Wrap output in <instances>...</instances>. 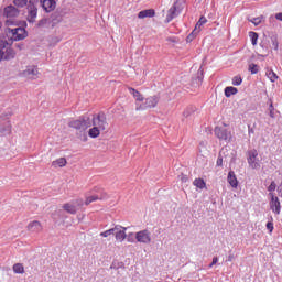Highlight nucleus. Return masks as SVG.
Listing matches in <instances>:
<instances>
[{"label": "nucleus", "instance_id": "obj_1", "mask_svg": "<svg viewBox=\"0 0 282 282\" xmlns=\"http://www.w3.org/2000/svg\"><path fill=\"white\" fill-rule=\"evenodd\" d=\"M109 196L107 195V193H105L104 191H100L98 194L91 195V196H87L86 200H83V198H76L70 200L76 210H80L83 208V206H89V204H93V202H102L105 199H107Z\"/></svg>", "mask_w": 282, "mask_h": 282}, {"label": "nucleus", "instance_id": "obj_2", "mask_svg": "<svg viewBox=\"0 0 282 282\" xmlns=\"http://www.w3.org/2000/svg\"><path fill=\"white\" fill-rule=\"evenodd\" d=\"M160 102V96L154 95L143 99L142 104H137V111H147V109H155Z\"/></svg>", "mask_w": 282, "mask_h": 282}, {"label": "nucleus", "instance_id": "obj_3", "mask_svg": "<svg viewBox=\"0 0 282 282\" xmlns=\"http://www.w3.org/2000/svg\"><path fill=\"white\" fill-rule=\"evenodd\" d=\"M17 56L14 48L8 46V41L0 40V61H12Z\"/></svg>", "mask_w": 282, "mask_h": 282}, {"label": "nucleus", "instance_id": "obj_4", "mask_svg": "<svg viewBox=\"0 0 282 282\" xmlns=\"http://www.w3.org/2000/svg\"><path fill=\"white\" fill-rule=\"evenodd\" d=\"M70 129H76L77 131H85L91 127V119L89 117H79L76 120H73L68 123Z\"/></svg>", "mask_w": 282, "mask_h": 282}, {"label": "nucleus", "instance_id": "obj_5", "mask_svg": "<svg viewBox=\"0 0 282 282\" xmlns=\"http://www.w3.org/2000/svg\"><path fill=\"white\" fill-rule=\"evenodd\" d=\"M90 124L93 127H97V129H100L101 131H105L109 124L107 123V115H105V112L94 115Z\"/></svg>", "mask_w": 282, "mask_h": 282}, {"label": "nucleus", "instance_id": "obj_6", "mask_svg": "<svg viewBox=\"0 0 282 282\" xmlns=\"http://www.w3.org/2000/svg\"><path fill=\"white\" fill-rule=\"evenodd\" d=\"M247 162L250 169H253L256 171L261 169V162L259 161V152L257 151V149L249 150L247 152Z\"/></svg>", "mask_w": 282, "mask_h": 282}, {"label": "nucleus", "instance_id": "obj_7", "mask_svg": "<svg viewBox=\"0 0 282 282\" xmlns=\"http://www.w3.org/2000/svg\"><path fill=\"white\" fill-rule=\"evenodd\" d=\"M8 33L11 34L12 41H23L28 39V31L22 26H17L14 29L9 28Z\"/></svg>", "mask_w": 282, "mask_h": 282}, {"label": "nucleus", "instance_id": "obj_8", "mask_svg": "<svg viewBox=\"0 0 282 282\" xmlns=\"http://www.w3.org/2000/svg\"><path fill=\"white\" fill-rule=\"evenodd\" d=\"M181 13H182V9H180V3L176 1L169 9L167 15L165 18V23H171V21H173V19H177V17H180Z\"/></svg>", "mask_w": 282, "mask_h": 282}, {"label": "nucleus", "instance_id": "obj_9", "mask_svg": "<svg viewBox=\"0 0 282 282\" xmlns=\"http://www.w3.org/2000/svg\"><path fill=\"white\" fill-rule=\"evenodd\" d=\"M270 202L269 206L274 213V215H281V200L274 195V193H269Z\"/></svg>", "mask_w": 282, "mask_h": 282}, {"label": "nucleus", "instance_id": "obj_10", "mask_svg": "<svg viewBox=\"0 0 282 282\" xmlns=\"http://www.w3.org/2000/svg\"><path fill=\"white\" fill-rule=\"evenodd\" d=\"M214 132L218 140H223L224 142H230V138H232V134L226 128L216 127Z\"/></svg>", "mask_w": 282, "mask_h": 282}, {"label": "nucleus", "instance_id": "obj_11", "mask_svg": "<svg viewBox=\"0 0 282 282\" xmlns=\"http://www.w3.org/2000/svg\"><path fill=\"white\" fill-rule=\"evenodd\" d=\"M135 239H137L138 243L149 245V243H151V231H149L148 229L138 231L135 234Z\"/></svg>", "mask_w": 282, "mask_h": 282}, {"label": "nucleus", "instance_id": "obj_12", "mask_svg": "<svg viewBox=\"0 0 282 282\" xmlns=\"http://www.w3.org/2000/svg\"><path fill=\"white\" fill-rule=\"evenodd\" d=\"M36 17H39V7L26 6V21L29 23H36Z\"/></svg>", "mask_w": 282, "mask_h": 282}, {"label": "nucleus", "instance_id": "obj_13", "mask_svg": "<svg viewBox=\"0 0 282 282\" xmlns=\"http://www.w3.org/2000/svg\"><path fill=\"white\" fill-rule=\"evenodd\" d=\"M40 6L44 12L50 14V12H54V10H56V0H40Z\"/></svg>", "mask_w": 282, "mask_h": 282}, {"label": "nucleus", "instance_id": "obj_14", "mask_svg": "<svg viewBox=\"0 0 282 282\" xmlns=\"http://www.w3.org/2000/svg\"><path fill=\"white\" fill-rule=\"evenodd\" d=\"M22 76H25V78L34 79L36 76H39V68L36 66H29L23 70Z\"/></svg>", "mask_w": 282, "mask_h": 282}, {"label": "nucleus", "instance_id": "obj_15", "mask_svg": "<svg viewBox=\"0 0 282 282\" xmlns=\"http://www.w3.org/2000/svg\"><path fill=\"white\" fill-rule=\"evenodd\" d=\"M227 182L228 184H230L231 188H237V186H239V181L237 180V175L235 174V171L228 172Z\"/></svg>", "mask_w": 282, "mask_h": 282}, {"label": "nucleus", "instance_id": "obj_16", "mask_svg": "<svg viewBox=\"0 0 282 282\" xmlns=\"http://www.w3.org/2000/svg\"><path fill=\"white\" fill-rule=\"evenodd\" d=\"M155 17V9H145L138 13L139 19H153Z\"/></svg>", "mask_w": 282, "mask_h": 282}, {"label": "nucleus", "instance_id": "obj_17", "mask_svg": "<svg viewBox=\"0 0 282 282\" xmlns=\"http://www.w3.org/2000/svg\"><path fill=\"white\" fill-rule=\"evenodd\" d=\"M18 15L19 10H17L14 6H8L7 8H4V17H7V19H13V17Z\"/></svg>", "mask_w": 282, "mask_h": 282}, {"label": "nucleus", "instance_id": "obj_18", "mask_svg": "<svg viewBox=\"0 0 282 282\" xmlns=\"http://www.w3.org/2000/svg\"><path fill=\"white\" fill-rule=\"evenodd\" d=\"M115 237L117 241H124L127 239V227L119 228L115 231Z\"/></svg>", "mask_w": 282, "mask_h": 282}, {"label": "nucleus", "instance_id": "obj_19", "mask_svg": "<svg viewBox=\"0 0 282 282\" xmlns=\"http://www.w3.org/2000/svg\"><path fill=\"white\" fill-rule=\"evenodd\" d=\"M128 90L137 102H144V96L140 91L135 90V88L129 87Z\"/></svg>", "mask_w": 282, "mask_h": 282}, {"label": "nucleus", "instance_id": "obj_20", "mask_svg": "<svg viewBox=\"0 0 282 282\" xmlns=\"http://www.w3.org/2000/svg\"><path fill=\"white\" fill-rule=\"evenodd\" d=\"M28 230H30V232H41V230H43V227L41 226V223H39V220H34L28 225Z\"/></svg>", "mask_w": 282, "mask_h": 282}, {"label": "nucleus", "instance_id": "obj_21", "mask_svg": "<svg viewBox=\"0 0 282 282\" xmlns=\"http://www.w3.org/2000/svg\"><path fill=\"white\" fill-rule=\"evenodd\" d=\"M192 83L196 87H199V85L204 83V70L202 68L198 69L197 75L193 78Z\"/></svg>", "mask_w": 282, "mask_h": 282}, {"label": "nucleus", "instance_id": "obj_22", "mask_svg": "<svg viewBox=\"0 0 282 282\" xmlns=\"http://www.w3.org/2000/svg\"><path fill=\"white\" fill-rule=\"evenodd\" d=\"M63 208L66 210V213H68L69 215H76V213H78V209H76V205H74L72 203V200L69 203H66L63 205Z\"/></svg>", "mask_w": 282, "mask_h": 282}, {"label": "nucleus", "instance_id": "obj_23", "mask_svg": "<svg viewBox=\"0 0 282 282\" xmlns=\"http://www.w3.org/2000/svg\"><path fill=\"white\" fill-rule=\"evenodd\" d=\"M237 94H239V89H237V87L227 86L225 88V96H226V98H230V96H235Z\"/></svg>", "mask_w": 282, "mask_h": 282}, {"label": "nucleus", "instance_id": "obj_24", "mask_svg": "<svg viewBox=\"0 0 282 282\" xmlns=\"http://www.w3.org/2000/svg\"><path fill=\"white\" fill-rule=\"evenodd\" d=\"M206 23H208V19H206V17L202 15L199 18V20L197 21L194 30L197 32H202V25H206Z\"/></svg>", "mask_w": 282, "mask_h": 282}, {"label": "nucleus", "instance_id": "obj_25", "mask_svg": "<svg viewBox=\"0 0 282 282\" xmlns=\"http://www.w3.org/2000/svg\"><path fill=\"white\" fill-rule=\"evenodd\" d=\"M67 165V159L66 158H59L56 161L52 162V166H54L55 169L57 166H59V169H63V166Z\"/></svg>", "mask_w": 282, "mask_h": 282}, {"label": "nucleus", "instance_id": "obj_26", "mask_svg": "<svg viewBox=\"0 0 282 282\" xmlns=\"http://www.w3.org/2000/svg\"><path fill=\"white\" fill-rule=\"evenodd\" d=\"M119 228H122V226L116 225L113 228L100 232V237H110V235H116V230H118Z\"/></svg>", "mask_w": 282, "mask_h": 282}, {"label": "nucleus", "instance_id": "obj_27", "mask_svg": "<svg viewBox=\"0 0 282 282\" xmlns=\"http://www.w3.org/2000/svg\"><path fill=\"white\" fill-rule=\"evenodd\" d=\"M10 131H11L10 121H6L3 126H0V133H2V135H8Z\"/></svg>", "mask_w": 282, "mask_h": 282}, {"label": "nucleus", "instance_id": "obj_28", "mask_svg": "<svg viewBox=\"0 0 282 282\" xmlns=\"http://www.w3.org/2000/svg\"><path fill=\"white\" fill-rule=\"evenodd\" d=\"M100 131H104V130L97 128L96 126H93V128L89 129L88 131V135L89 138H98V135H100Z\"/></svg>", "mask_w": 282, "mask_h": 282}, {"label": "nucleus", "instance_id": "obj_29", "mask_svg": "<svg viewBox=\"0 0 282 282\" xmlns=\"http://www.w3.org/2000/svg\"><path fill=\"white\" fill-rule=\"evenodd\" d=\"M13 272L14 274H25V268L22 263L13 264Z\"/></svg>", "mask_w": 282, "mask_h": 282}, {"label": "nucleus", "instance_id": "obj_30", "mask_svg": "<svg viewBox=\"0 0 282 282\" xmlns=\"http://www.w3.org/2000/svg\"><path fill=\"white\" fill-rule=\"evenodd\" d=\"M267 77L271 80V83H276V80H279V75H276V73H274L272 69L267 70Z\"/></svg>", "mask_w": 282, "mask_h": 282}, {"label": "nucleus", "instance_id": "obj_31", "mask_svg": "<svg viewBox=\"0 0 282 282\" xmlns=\"http://www.w3.org/2000/svg\"><path fill=\"white\" fill-rule=\"evenodd\" d=\"M193 184L196 186V188H200V191L206 188V182H204L203 178H195Z\"/></svg>", "mask_w": 282, "mask_h": 282}, {"label": "nucleus", "instance_id": "obj_32", "mask_svg": "<svg viewBox=\"0 0 282 282\" xmlns=\"http://www.w3.org/2000/svg\"><path fill=\"white\" fill-rule=\"evenodd\" d=\"M249 39L251 40V45H257V41H259V33L257 32H249Z\"/></svg>", "mask_w": 282, "mask_h": 282}, {"label": "nucleus", "instance_id": "obj_33", "mask_svg": "<svg viewBox=\"0 0 282 282\" xmlns=\"http://www.w3.org/2000/svg\"><path fill=\"white\" fill-rule=\"evenodd\" d=\"M241 83H243V78H241L240 75L234 76L231 79V84L234 85V87H239Z\"/></svg>", "mask_w": 282, "mask_h": 282}, {"label": "nucleus", "instance_id": "obj_34", "mask_svg": "<svg viewBox=\"0 0 282 282\" xmlns=\"http://www.w3.org/2000/svg\"><path fill=\"white\" fill-rule=\"evenodd\" d=\"M14 6H17V8H25V6L28 7V0H13Z\"/></svg>", "mask_w": 282, "mask_h": 282}, {"label": "nucleus", "instance_id": "obj_35", "mask_svg": "<svg viewBox=\"0 0 282 282\" xmlns=\"http://www.w3.org/2000/svg\"><path fill=\"white\" fill-rule=\"evenodd\" d=\"M217 166H224V150H221L218 154V159L216 161Z\"/></svg>", "mask_w": 282, "mask_h": 282}, {"label": "nucleus", "instance_id": "obj_36", "mask_svg": "<svg viewBox=\"0 0 282 282\" xmlns=\"http://www.w3.org/2000/svg\"><path fill=\"white\" fill-rule=\"evenodd\" d=\"M199 34V32L195 31V29L189 33V35L186 37L187 43H191L194 41V39Z\"/></svg>", "mask_w": 282, "mask_h": 282}, {"label": "nucleus", "instance_id": "obj_37", "mask_svg": "<svg viewBox=\"0 0 282 282\" xmlns=\"http://www.w3.org/2000/svg\"><path fill=\"white\" fill-rule=\"evenodd\" d=\"M265 227L267 230H269V234L272 235V232L274 231V223L272 221V217L271 220L267 223Z\"/></svg>", "mask_w": 282, "mask_h": 282}, {"label": "nucleus", "instance_id": "obj_38", "mask_svg": "<svg viewBox=\"0 0 282 282\" xmlns=\"http://www.w3.org/2000/svg\"><path fill=\"white\" fill-rule=\"evenodd\" d=\"M249 72H251V74H259V65L250 64L249 65Z\"/></svg>", "mask_w": 282, "mask_h": 282}, {"label": "nucleus", "instance_id": "obj_39", "mask_svg": "<svg viewBox=\"0 0 282 282\" xmlns=\"http://www.w3.org/2000/svg\"><path fill=\"white\" fill-rule=\"evenodd\" d=\"M39 3H41V0H29L26 6L31 8H39Z\"/></svg>", "mask_w": 282, "mask_h": 282}, {"label": "nucleus", "instance_id": "obj_40", "mask_svg": "<svg viewBox=\"0 0 282 282\" xmlns=\"http://www.w3.org/2000/svg\"><path fill=\"white\" fill-rule=\"evenodd\" d=\"M48 22L50 20L47 18H43L37 22V28H45V25H47Z\"/></svg>", "mask_w": 282, "mask_h": 282}, {"label": "nucleus", "instance_id": "obj_41", "mask_svg": "<svg viewBox=\"0 0 282 282\" xmlns=\"http://www.w3.org/2000/svg\"><path fill=\"white\" fill-rule=\"evenodd\" d=\"M276 182L272 181L271 184L267 187V191L269 193H274V191H276Z\"/></svg>", "mask_w": 282, "mask_h": 282}, {"label": "nucleus", "instance_id": "obj_42", "mask_svg": "<svg viewBox=\"0 0 282 282\" xmlns=\"http://www.w3.org/2000/svg\"><path fill=\"white\" fill-rule=\"evenodd\" d=\"M269 116L270 118H274V104L272 102V99H270Z\"/></svg>", "mask_w": 282, "mask_h": 282}, {"label": "nucleus", "instance_id": "obj_43", "mask_svg": "<svg viewBox=\"0 0 282 282\" xmlns=\"http://www.w3.org/2000/svg\"><path fill=\"white\" fill-rule=\"evenodd\" d=\"M123 263L122 262H112L110 265V270H120L122 268Z\"/></svg>", "mask_w": 282, "mask_h": 282}, {"label": "nucleus", "instance_id": "obj_44", "mask_svg": "<svg viewBox=\"0 0 282 282\" xmlns=\"http://www.w3.org/2000/svg\"><path fill=\"white\" fill-rule=\"evenodd\" d=\"M133 232H130V234H128V236L126 237V239H127V241L129 242V243H135V238L133 237Z\"/></svg>", "mask_w": 282, "mask_h": 282}, {"label": "nucleus", "instance_id": "obj_45", "mask_svg": "<svg viewBox=\"0 0 282 282\" xmlns=\"http://www.w3.org/2000/svg\"><path fill=\"white\" fill-rule=\"evenodd\" d=\"M271 43H272L273 50L275 51L279 50V41L276 40V37H272Z\"/></svg>", "mask_w": 282, "mask_h": 282}, {"label": "nucleus", "instance_id": "obj_46", "mask_svg": "<svg viewBox=\"0 0 282 282\" xmlns=\"http://www.w3.org/2000/svg\"><path fill=\"white\" fill-rule=\"evenodd\" d=\"M253 25H259L261 23V18H253L249 20Z\"/></svg>", "mask_w": 282, "mask_h": 282}, {"label": "nucleus", "instance_id": "obj_47", "mask_svg": "<svg viewBox=\"0 0 282 282\" xmlns=\"http://www.w3.org/2000/svg\"><path fill=\"white\" fill-rule=\"evenodd\" d=\"M218 262H219V258L214 257L212 263L209 264V268H213L214 265H217Z\"/></svg>", "mask_w": 282, "mask_h": 282}, {"label": "nucleus", "instance_id": "obj_48", "mask_svg": "<svg viewBox=\"0 0 282 282\" xmlns=\"http://www.w3.org/2000/svg\"><path fill=\"white\" fill-rule=\"evenodd\" d=\"M183 116L185 118H188L191 116V109H186L184 112H183Z\"/></svg>", "mask_w": 282, "mask_h": 282}, {"label": "nucleus", "instance_id": "obj_49", "mask_svg": "<svg viewBox=\"0 0 282 282\" xmlns=\"http://www.w3.org/2000/svg\"><path fill=\"white\" fill-rule=\"evenodd\" d=\"M227 261L231 262L235 261V254H229Z\"/></svg>", "mask_w": 282, "mask_h": 282}, {"label": "nucleus", "instance_id": "obj_50", "mask_svg": "<svg viewBox=\"0 0 282 282\" xmlns=\"http://www.w3.org/2000/svg\"><path fill=\"white\" fill-rule=\"evenodd\" d=\"M252 133H254V129L253 128H250V126L248 127V134L249 135H252Z\"/></svg>", "mask_w": 282, "mask_h": 282}, {"label": "nucleus", "instance_id": "obj_51", "mask_svg": "<svg viewBox=\"0 0 282 282\" xmlns=\"http://www.w3.org/2000/svg\"><path fill=\"white\" fill-rule=\"evenodd\" d=\"M276 192H278L279 197H282V187H278Z\"/></svg>", "mask_w": 282, "mask_h": 282}, {"label": "nucleus", "instance_id": "obj_52", "mask_svg": "<svg viewBox=\"0 0 282 282\" xmlns=\"http://www.w3.org/2000/svg\"><path fill=\"white\" fill-rule=\"evenodd\" d=\"M181 182H188V177H187L186 175H183V176L181 177Z\"/></svg>", "mask_w": 282, "mask_h": 282}]
</instances>
